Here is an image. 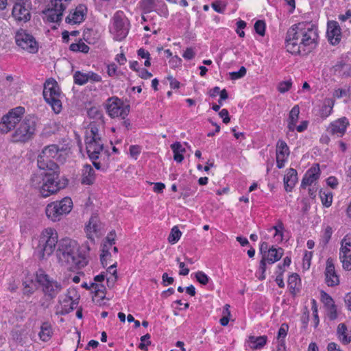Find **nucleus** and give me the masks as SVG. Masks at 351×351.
<instances>
[{
  "label": "nucleus",
  "instance_id": "1",
  "mask_svg": "<svg viewBox=\"0 0 351 351\" xmlns=\"http://www.w3.org/2000/svg\"><path fill=\"white\" fill-rule=\"evenodd\" d=\"M32 247L34 257L39 261H47L56 252L58 265L69 271H75L88 263V244L80 245L67 237L59 241L58 232L51 226L43 228L32 237Z\"/></svg>",
  "mask_w": 351,
  "mask_h": 351
},
{
  "label": "nucleus",
  "instance_id": "2",
  "mask_svg": "<svg viewBox=\"0 0 351 351\" xmlns=\"http://www.w3.org/2000/svg\"><path fill=\"white\" fill-rule=\"evenodd\" d=\"M317 27L311 22H300L287 30L285 38L287 51L292 54L306 53L318 43Z\"/></svg>",
  "mask_w": 351,
  "mask_h": 351
},
{
  "label": "nucleus",
  "instance_id": "3",
  "mask_svg": "<svg viewBox=\"0 0 351 351\" xmlns=\"http://www.w3.org/2000/svg\"><path fill=\"white\" fill-rule=\"evenodd\" d=\"M51 169H40L41 171L31 178L32 187L43 198L57 194L68 184L66 179L60 178L58 165H51Z\"/></svg>",
  "mask_w": 351,
  "mask_h": 351
},
{
  "label": "nucleus",
  "instance_id": "4",
  "mask_svg": "<svg viewBox=\"0 0 351 351\" xmlns=\"http://www.w3.org/2000/svg\"><path fill=\"white\" fill-rule=\"evenodd\" d=\"M73 208V202L69 196L49 202L45 208L47 219L52 223L60 221L69 215Z\"/></svg>",
  "mask_w": 351,
  "mask_h": 351
},
{
  "label": "nucleus",
  "instance_id": "5",
  "mask_svg": "<svg viewBox=\"0 0 351 351\" xmlns=\"http://www.w3.org/2000/svg\"><path fill=\"white\" fill-rule=\"evenodd\" d=\"M85 144L88 157L91 160L97 159L103 150V142L101 134L94 123L90 124L86 130Z\"/></svg>",
  "mask_w": 351,
  "mask_h": 351
},
{
  "label": "nucleus",
  "instance_id": "6",
  "mask_svg": "<svg viewBox=\"0 0 351 351\" xmlns=\"http://www.w3.org/2000/svg\"><path fill=\"white\" fill-rule=\"evenodd\" d=\"M43 97L56 114H59L62 111V93L58 82L54 79L49 78L46 80L44 84Z\"/></svg>",
  "mask_w": 351,
  "mask_h": 351
},
{
  "label": "nucleus",
  "instance_id": "7",
  "mask_svg": "<svg viewBox=\"0 0 351 351\" xmlns=\"http://www.w3.org/2000/svg\"><path fill=\"white\" fill-rule=\"evenodd\" d=\"M70 3L71 0H49L42 12L43 19L49 23L60 21Z\"/></svg>",
  "mask_w": 351,
  "mask_h": 351
},
{
  "label": "nucleus",
  "instance_id": "8",
  "mask_svg": "<svg viewBox=\"0 0 351 351\" xmlns=\"http://www.w3.org/2000/svg\"><path fill=\"white\" fill-rule=\"evenodd\" d=\"M16 46L21 50L29 53H36L39 49V44L34 36L23 29H19L14 36Z\"/></svg>",
  "mask_w": 351,
  "mask_h": 351
},
{
  "label": "nucleus",
  "instance_id": "9",
  "mask_svg": "<svg viewBox=\"0 0 351 351\" xmlns=\"http://www.w3.org/2000/svg\"><path fill=\"white\" fill-rule=\"evenodd\" d=\"M65 152L63 147L56 145H50L43 148L38 158V167L40 169H51V165H57L53 160L62 155Z\"/></svg>",
  "mask_w": 351,
  "mask_h": 351
},
{
  "label": "nucleus",
  "instance_id": "10",
  "mask_svg": "<svg viewBox=\"0 0 351 351\" xmlns=\"http://www.w3.org/2000/svg\"><path fill=\"white\" fill-rule=\"evenodd\" d=\"M25 110L22 106L14 108L3 116L0 121V132L8 133L21 121Z\"/></svg>",
  "mask_w": 351,
  "mask_h": 351
},
{
  "label": "nucleus",
  "instance_id": "11",
  "mask_svg": "<svg viewBox=\"0 0 351 351\" xmlns=\"http://www.w3.org/2000/svg\"><path fill=\"white\" fill-rule=\"evenodd\" d=\"M36 280L42 286L44 293L51 298H55L62 290L60 283L51 278L43 271H39L36 273Z\"/></svg>",
  "mask_w": 351,
  "mask_h": 351
},
{
  "label": "nucleus",
  "instance_id": "12",
  "mask_svg": "<svg viewBox=\"0 0 351 351\" xmlns=\"http://www.w3.org/2000/svg\"><path fill=\"white\" fill-rule=\"evenodd\" d=\"M14 3L12 16L17 22L26 23L31 19L32 3L29 0H10Z\"/></svg>",
  "mask_w": 351,
  "mask_h": 351
},
{
  "label": "nucleus",
  "instance_id": "13",
  "mask_svg": "<svg viewBox=\"0 0 351 351\" xmlns=\"http://www.w3.org/2000/svg\"><path fill=\"white\" fill-rule=\"evenodd\" d=\"M114 39L121 41L128 35L130 22L122 11H117L113 16Z\"/></svg>",
  "mask_w": 351,
  "mask_h": 351
},
{
  "label": "nucleus",
  "instance_id": "14",
  "mask_svg": "<svg viewBox=\"0 0 351 351\" xmlns=\"http://www.w3.org/2000/svg\"><path fill=\"white\" fill-rule=\"evenodd\" d=\"M108 268L101 272L94 278V282L91 284V288L95 291L93 300L100 302L106 298V285L108 284Z\"/></svg>",
  "mask_w": 351,
  "mask_h": 351
},
{
  "label": "nucleus",
  "instance_id": "15",
  "mask_svg": "<svg viewBox=\"0 0 351 351\" xmlns=\"http://www.w3.org/2000/svg\"><path fill=\"white\" fill-rule=\"evenodd\" d=\"M105 230L104 224L96 215L92 216L90 218L84 228L87 238L91 241H95L96 239H99L103 236L105 233Z\"/></svg>",
  "mask_w": 351,
  "mask_h": 351
},
{
  "label": "nucleus",
  "instance_id": "16",
  "mask_svg": "<svg viewBox=\"0 0 351 351\" xmlns=\"http://www.w3.org/2000/svg\"><path fill=\"white\" fill-rule=\"evenodd\" d=\"M35 132V123L29 120L23 121L12 135L15 142H26L30 140Z\"/></svg>",
  "mask_w": 351,
  "mask_h": 351
},
{
  "label": "nucleus",
  "instance_id": "17",
  "mask_svg": "<svg viewBox=\"0 0 351 351\" xmlns=\"http://www.w3.org/2000/svg\"><path fill=\"white\" fill-rule=\"evenodd\" d=\"M339 259L343 268L346 271L351 270V238L346 235L341 241Z\"/></svg>",
  "mask_w": 351,
  "mask_h": 351
},
{
  "label": "nucleus",
  "instance_id": "18",
  "mask_svg": "<svg viewBox=\"0 0 351 351\" xmlns=\"http://www.w3.org/2000/svg\"><path fill=\"white\" fill-rule=\"evenodd\" d=\"M87 7L84 4H79L69 11L65 18V23L69 25H77L82 23L87 14Z\"/></svg>",
  "mask_w": 351,
  "mask_h": 351
},
{
  "label": "nucleus",
  "instance_id": "19",
  "mask_svg": "<svg viewBox=\"0 0 351 351\" xmlns=\"http://www.w3.org/2000/svg\"><path fill=\"white\" fill-rule=\"evenodd\" d=\"M129 104L117 97H111V117H121L124 119L130 112Z\"/></svg>",
  "mask_w": 351,
  "mask_h": 351
},
{
  "label": "nucleus",
  "instance_id": "20",
  "mask_svg": "<svg viewBox=\"0 0 351 351\" xmlns=\"http://www.w3.org/2000/svg\"><path fill=\"white\" fill-rule=\"evenodd\" d=\"M289 154L290 150L287 143L283 140H278L276 146V166L278 169L285 167Z\"/></svg>",
  "mask_w": 351,
  "mask_h": 351
},
{
  "label": "nucleus",
  "instance_id": "21",
  "mask_svg": "<svg viewBox=\"0 0 351 351\" xmlns=\"http://www.w3.org/2000/svg\"><path fill=\"white\" fill-rule=\"evenodd\" d=\"M349 125L348 119L346 117H341L331 122L327 131L331 135L341 137L345 134Z\"/></svg>",
  "mask_w": 351,
  "mask_h": 351
},
{
  "label": "nucleus",
  "instance_id": "22",
  "mask_svg": "<svg viewBox=\"0 0 351 351\" xmlns=\"http://www.w3.org/2000/svg\"><path fill=\"white\" fill-rule=\"evenodd\" d=\"M326 36L332 45H338L341 39V29L335 21H329L327 23Z\"/></svg>",
  "mask_w": 351,
  "mask_h": 351
},
{
  "label": "nucleus",
  "instance_id": "23",
  "mask_svg": "<svg viewBox=\"0 0 351 351\" xmlns=\"http://www.w3.org/2000/svg\"><path fill=\"white\" fill-rule=\"evenodd\" d=\"M325 282L328 287H335L339 284V278L335 271L333 260L328 258L325 269Z\"/></svg>",
  "mask_w": 351,
  "mask_h": 351
},
{
  "label": "nucleus",
  "instance_id": "24",
  "mask_svg": "<svg viewBox=\"0 0 351 351\" xmlns=\"http://www.w3.org/2000/svg\"><path fill=\"white\" fill-rule=\"evenodd\" d=\"M77 305V300L73 299L68 295H64L60 298L59 304L57 305L56 311L58 313L62 315L67 314L75 308Z\"/></svg>",
  "mask_w": 351,
  "mask_h": 351
},
{
  "label": "nucleus",
  "instance_id": "25",
  "mask_svg": "<svg viewBox=\"0 0 351 351\" xmlns=\"http://www.w3.org/2000/svg\"><path fill=\"white\" fill-rule=\"evenodd\" d=\"M319 165L318 164H314L305 173L301 182V187L306 188L308 186H311L313 183L319 179Z\"/></svg>",
  "mask_w": 351,
  "mask_h": 351
},
{
  "label": "nucleus",
  "instance_id": "26",
  "mask_svg": "<svg viewBox=\"0 0 351 351\" xmlns=\"http://www.w3.org/2000/svg\"><path fill=\"white\" fill-rule=\"evenodd\" d=\"M73 79L75 83L78 85H84L88 82H98L101 80L100 75L92 71L87 73L76 71L73 75Z\"/></svg>",
  "mask_w": 351,
  "mask_h": 351
},
{
  "label": "nucleus",
  "instance_id": "27",
  "mask_svg": "<svg viewBox=\"0 0 351 351\" xmlns=\"http://www.w3.org/2000/svg\"><path fill=\"white\" fill-rule=\"evenodd\" d=\"M267 342V337L266 335L258 337L250 335L246 343L252 350H255L263 348L266 345Z\"/></svg>",
  "mask_w": 351,
  "mask_h": 351
},
{
  "label": "nucleus",
  "instance_id": "28",
  "mask_svg": "<svg viewBox=\"0 0 351 351\" xmlns=\"http://www.w3.org/2000/svg\"><path fill=\"white\" fill-rule=\"evenodd\" d=\"M297 171L293 168L287 170V174L284 177L285 188L287 191H291L294 187L298 180Z\"/></svg>",
  "mask_w": 351,
  "mask_h": 351
},
{
  "label": "nucleus",
  "instance_id": "29",
  "mask_svg": "<svg viewBox=\"0 0 351 351\" xmlns=\"http://www.w3.org/2000/svg\"><path fill=\"white\" fill-rule=\"evenodd\" d=\"M301 280L298 274H292L288 278V287L291 293L295 295L301 289Z\"/></svg>",
  "mask_w": 351,
  "mask_h": 351
},
{
  "label": "nucleus",
  "instance_id": "30",
  "mask_svg": "<svg viewBox=\"0 0 351 351\" xmlns=\"http://www.w3.org/2000/svg\"><path fill=\"white\" fill-rule=\"evenodd\" d=\"M95 176L93 169L90 165H85L82 170L81 182L83 184L90 185L95 182Z\"/></svg>",
  "mask_w": 351,
  "mask_h": 351
},
{
  "label": "nucleus",
  "instance_id": "31",
  "mask_svg": "<svg viewBox=\"0 0 351 351\" xmlns=\"http://www.w3.org/2000/svg\"><path fill=\"white\" fill-rule=\"evenodd\" d=\"M300 114V108L298 105L294 106L289 112L287 120V128L289 131L293 132L295 130V125L298 121Z\"/></svg>",
  "mask_w": 351,
  "mask_h": 351
},
{
  "label": "nucleus",
  "instance_id": "32",
  "mask_svg": "<svg viewBox=\"0 0 351 351\" xmlns=\"http://www.w3.org/2000/svg\"><path fill=\"white\" fill-rule=\"evenodd\" d=\"M283 252L284 250L281 247H270L266 254L267 262L269 264H272L279 261L283 254Z\"/></svg>",
  "mask_w": 351,
  "mask_h": 351
},
{
  "label": "nucleus",
  "instance_id": "33",
  "mask_svg": "<svg viewBox=\"0 0 351 351\" xmlns=\"http://www.w3.org/2000/svg\"><path fill=\"white\" fill-rule=\"evenodd\" d=\"M53 335L52 326L49 322H44L40 326L38 336L43 341H48Z\"/></svg>",
  "mask_w": 351,
  "mask_h": 351
},
{
  "label": "nucleus",
  "instance_id": "34",
  "mask_svg": "<svg viewBox=\"0 0 351 351\" xmlns=\"http://www.w3.org/2000/svg\"><path fill=\"white\" fill-rule=\"evenodd\" d=\"M110 259V241L107 238L101 245L100 261L104 267H106Z\"/></svg>",
  "mask_w": 351,
  "mask_h": 351
},
{
  "label": "nucleus",
  "instance_id": "35",
  "mask_svg": "<svg viewBox=\"0 0 351 351\" xmlns=\"http://www.w3.org/2000/svg\"><path fill=\"white\" fill-rule=\"evenodd\" d=\"M171 148L173 152V159L177 162H181L183 159V153L185 152L184 148L180 142H176L171 145Z\"/></svg>",
  "mask_w": 351,
  "mask_h": 351
},
{
  "label": "nucleus",
  "instance_id": "36",
  "mask_svg": "<svg viewBox=\"0 0 351 351\" xmlns=\"http://www.w3.org/2000/svg\"><path fill=\"white\" fill-rule=\"evenodd\" d=\"M334 104L335 101L332 99H325L320 110V116L324 119L328 117L332 112Z\"/></svg>",
  "mask_w": 351,
  "mask_h": 351
},
{
  "label": "nucleus",
  "instance_id": "37",
  "mask_svg": "<svg viewBox=\"0 0 351 351\" xmlns=\"http://www.w3.org/2000/svg\"><path fill=\"white\" fill-rule=\"evenodd\" d=\"M339 339L344 344H348L351 341V337L347 334V327L345 324H339L337 327Z\"/></svg>",
  "mask_w": 351,
  "mask_h": 351
},
{
  "label": "nucleus",
  "instance_id": "38",
  "mask_svg": "<svg viewBox=\"0 0 351 351\" xmlns=\"http://www.w3.org/2000/svg\"><path fill=\"white\" fill-rule=\"evenodd\" d=\"M84 40L88 44H95L101 38V34L93 29H88L83 35Z\"/></svg>",
  "mask_w": 351,
  "mask_h": 351
},
{
  "label": "nucleus",
  "instance_id": "39",
  "mask_svg": "<svg viewBox=\"0 0 351 351\" xmlns=\"http://www.w3.org/2000/svg\"><path fill=\"white\" fill-rule=\"evenodd\" d=\"M69 49L73 52L87 53L90 48L82 40H78L76 43H72L69 46Z\"/></svg>",
  "mask_w": 351,
  "mask_h": 351
},
{
  "label": "nucleus",
  "instance_id": "40",
  "mask_svg": "<svg viewBox=\"0 0 351 351\" xmlns=\"http://www.w3.org/2000/svg\"><path fill=\"white\" fill-rule=\"evenodd\" d=\"M140 8L144 14H149L155 10L154 0H143L140 2Z\"/></svg>",
  "mask_w": 351,
  "mask_h": 351
},
{
  "label": "nucleus",
  "instance_id": "41",
  "mask_svg": "<svg viewBox=\"0 0 351 351\" xmlns=\"http://www.w3.org/2000/svg\"><path fill=\"white\" fill-rule=\"evenodd\" d=\"M319 195L322 203L325 207L328 208L329 206H331L332 202V193L331 191H321L319 192Z\"/></svg>",
  "mask_w": 351,
  "mask_h": 351
},
{
  "label": "nucleus",
  "instance_id": "42",
  "mask_svg": "<svg viewBox=\"0 0 351 351\" xmlns=\"http://www.w3.org/2000/svg\"><path fill=\"white\" fill-rule=\"evenodd\" d=\"M182 235L181 231L177 226H173L168 237V241L171 244H175L178 241Z\"/></svg>",
  "mask_w": 351,
  "mask_h": 351
},
{
  "label": "nucleus",
  "instance_id": "43",
  "mask_svg": "<svg viewBox=\"0 0 351 351\" xmlns=\"http://www.w3.org/2000/svg\"><path fill=\"white\" fill-rule=\"evenodd\" d=\"M195 278L197 281L202 285H206L210 280V278L202 271H198L195 273Z\"/></svg>",
  "mask_w": 351,
  "mask_h": 351
},
{
  "label": "nucleus",
  "instance_id": "44",
  "mask_svg": "<svg viewBox=\"0 0 351 351\" xmlns=\"http://www.w3.org/2000/svg\"><path fill=\"white\" fill-rule=\"evenodd\" d=\"M275 230L274 237H278V239L282 241L283 239V230L284 226L281 221H278L277 224L271 228Z\"/></svg>",
  "mask_w": 351,
  "mask_h": 351
},
{
  "label": "nucleus",
  "instance_id": "45",
  "mask_svg": "<svg viewBox=\"0 0 351 351\" xmlns=\"http://www.w3.org/2000/svg\"><path fill=\"white\" fill-rule=\"evenodd\" d=\"M226 6V3L220 1H217L211 3V7L213 8V9L215 12L221 14H223L225 12Z\"/></svg>",
  "mask_w": 351,
  "mask_h": 351
},
{
  "label": "nucleus",
  "instance_id": "46",
  "mask_svg": "<svg viewBox=\"0 0 351 351\" xmlns=\"http://www.w3.org/2000/svg\"><path fill=\"white\" fill-rule=\"evenodd\" d=\"M265 23L262 20L257 21L254 24V29L256 32L261 36L265 33Z\"/></svg>",
  "mask_w": 351,
  "mask_h": 351
},
{
  "label": "nucleus",
  "instance_id": "47",
  "mask_svg": "<svg viewBox=\"0 0 351 351\" xmlns=\"http://www.w3.org/2000/svg\"><path fill=\"white\" fill-rule=\"evenodd\" d=\"M291 86H292L291 80L281 82H280L278 84V90L280 93H286V92L289 90V89L291 88Z\"/></svg>",
  "mask_w": 351,
  "mask_h": 351
},
{
  "label": "nucleus",
  "instance_id": "48",
  "mask_svg": "<svg viewBox=\"0 0 351 351\" xmlns=\"http://www.w3.org/2000/svg\"><path fill=\"white\" fill-rule=\"evenodd\" d=\"M150 335L146 334L141 337V343L138 345V348L142 350H146L147 346L150 345L151 341H149Z\"/></svg>",
  "mask_w": 351,
  "mask_h": 351
},
{
  "label": "nucleus",
  "instance_id": "49",
  "mask_svg": "<svg viewBox=\"0 0 351 351\" xmlns=\"http://www.w3.org/2000/svg\"><path fill=\"white\" fill-rule=\"evenodd\" d=\"M332 234V228L329 226H326V228L324 229V233L322 235V241H323V243L324 245H326L329 242V241L331 238Z\"/></svg>",
  "mask_w": 351,
  "mask_h": 351
},
{
  "label": "nucleus",
  "instance_id": "50",
  "mask_svg": "<svg viewBox=\"0 0 351 351\" xmlns=\"http://www.w3.org/2000/svg\"><path fill=\"white\" fill-rule=\"evenodd\" d=\"M246 74V69L244 66H241L238 71H234L230 73V75L232 80H237L243 77Z\"/></svg>",
  "mask_w": 351,
  "mask_h": 351
},
{
  "label": "nucleus",
  "instance_id": "51",
  "mask_svg": "<svg viewBox=\"0 0 351 351\" xmlns=\"http://www.w3.org/2000/svg\"><path fill=\"white\" fill-rule=\"evenodd\" d=\"M327 308V315L330 320H335L337 317V307L335 304L331 305Z\"/></svg>",
  "mask_w": 351,
  "mask_h": 351
},
{
  "label": "nucleus",
  "instance_id": "52",
  "mask_svg": "<svg viewBox=\"0 0 351 351\" xmlns=\"http://www.w3.org/2000/svg\"><path fill=\"white\" fill-rule=\"evenodd\" d=\"M195 54L196 53L193 48L188 47L183 53L182 56L185 60H191L195 58Z\"/></svg>",
  "mask_w": 351,
  "mask_h": 351
},
{
  "label": "nucleus",
  "instance_id": "53",
  "mask_svg": "<svg viewBox=\"0 0 351 351\" xmlns=\"http://www.w3.org/2000/svg\"><path fill=\"white\" fill-rule=\"evenodd\" d=\"M154 11L156 12L158 15L163 16L165 18H167V16H169L167 6L164 3H162V6L160 8H155Z\"/></svg>",
  "mask_w": 351,
  "mask_h": 351
},
{
  "label": "nucleus",
  "instance_id": "54",
  "mask_svg": "<svg viewBox=\"0 0 351 351\" xmlns=\"http://www.w3.org/2000/svg\"><path fill=\"white\" fill-rule=\"evenodd\" d=\"M322 299L326 307L335 304L332 298L326 293L323 292L322 294Z\"/></svg>",
  "mask_w": 351,
  "mask_h": 351
},
{
  "label": "nucleus",
  "instance_id": "55",
  "mask_svg": "<svg viewBox=\"0 0 351 351\" xmlns=\"http://www.w3.org/2000/svg\"><path fill=\"white\" fill-rule=\"evenodd\" d=\"M288 326L287 324H282L278 332V339H283L287 334Z\"/></svg>",
  "mask_w": 351,
  "mask_h": 351
},
{
  "label": "nucleus",
  "instance_id": "56",
  "mask_svg": "<svg viewBox=\"0 0 351 351\" xmlns=\"http://www.w3.org/2000/svg\"><path fill=\"white\" fill-rule=\"evenodd\" d=\"M141 152V147L138 145H131L130 147V154L131 156L135 159L137 158L138 156Z\"/></svg>",
  "mask_w": 351,
  "mask_h": 351
},
{
  "label": "nucleus",
  "instance_id": "57",
  "mask_svg": "<svg viewBox=\"0 0 351 351\" xmlns=\"http://www.w3.org/2000/svg\"><path fill=\"white\" fill-rule=\"evenodd\" d=\"M312 256H313L312 252L306 251L304 252V257H303V264H304V265H305L306 264L308 268H309V267H310L311 260L312 258Z\"/></svg>",
  "mask_w": 351,
  "mask_h": 351
},
{
  "label": "nucleus",
  "instance_id": "58",
  "mask_svg": "<svg viewBox=\"0 0 351 351\" xmlns=\"http://www.w3.org/2000/svg\"><path fill=\"white\" fill-rule=\"evenodd\" d=\"M176 261L179 263V267L181 269L179 272V274L182 276L188 275L189 273V269L185 267V264L183 262H180L179 258H178Z\"/></svg>",
  "mask_w": 351,
  "mask_h": 351
},
{
  "label": "nucleus",
  "instance_id": "59",
  "mask_svg": "<svg viewBox=\"0 0 351 351\" xmlns=\"http://www.w3.org/2000/svg\"><path fill=\"white\" fill-rule=\"evenodd\" d=\"M266 262H267L266 255L264 254L263 256L262 259L260 261V265H259V269L262 271V276H261V278H260L261 280H263L265 278V276L263 275V274L266 271Z\"/></svg>",
  "mask_w": 351,
  "mask_h": 351
},
{
  "label": "nucleus",
  "instance_id": "60",
  "mask_svg": "<svg viewBox=\"0 0 351 351\" xmlns=\"http://www.w3.org/2000/svg\"><path fill=\"white\" fill-rule=\"evenodd\" d=\"M219 115L223 119V122L224 123H228L230 122V117H229V113H228V110H226L225 108L222 109L219 112Z\"/></svg>",
  "mask_w": 351,
  "mask_h": 351
},
{
  "label": "nucleus",
  "instance_id": "61",
  "mask_svg": "<svg viewBox=\"0 0 351 351\" xmlns=\"http://www.w3.org/2000/svg\"><path fill=\"white\" fill-rule=\"evenodd\" d=\"M348 95V90L342 88L335 89L333 93V96L337 98H341Z\"/></svg>",
  "mask_w": 351,
  "mask_h": 351
},
{
  "label": "nucleus",
  "instance_id": "62",
  "mask_svg": "<svg viewBox=\"0 0 351 351\" xmlns=\"http://www.w3.org/2000/svg\"><path fill=\"white\" fill-rule=\"evenodd\" d=\"M162 285L164 286H167L169 285L173 284L174 279L172 277H169L167 273H164L162 276Z\"/></svg>",
  "mask_w": 351,
  "mask_h": 351
},
{
  "label": "nucleus",
  "instance_id": "63",
  "mask_svg": "<svg viewBox=\"0 0 351 351\" xmlns=\"http://www.w3.org/2000/svg\"><path fill=\"white\" fill-rule=\"evenodd\" d=\"M138 73L142 79H149L152 76V74L145 69H141Z\"/></svg>",
  "mask_w": 351,
  "mask_h": 351
},
{
  "label": "nucleus",
  "instance_id": "64",
  "mask_svg": "<svg viewBox=\"0 0 351 351\" xmlns=\"http://www.w3.org/2000/svg\"><path fill=\"white\" fill-rule=\"evenodd\" d=\"M327 184L332 189H335L338 185V180L334 176H330L326 180Z\"/></svg>",
  "mask_w": 351,
  "mask_h": 351
}]
</instances>
